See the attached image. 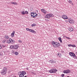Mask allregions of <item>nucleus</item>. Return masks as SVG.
Masks as SVG:
<instances>
[{
	"label": "nucleus",
	"mask_w": 77,
	"mask_h": 77,
	"mask_svg": "<svg viewBox=\"0 0 77 77\" xmlns=\"http://www.w3.org/2000/svg\"><path fill=\"white\" fill-rule=\"evenodd\" d=\"M69 3H72V1H69Z\"/></svg>",
	"instance_id": "nucleus-31"
},
{
	"label": "nucleus",
	"mask_w": 77,
	"mask_h": 77,
	"mask_svg": "<svg viewBox=\"0 0 77 77\" xmlns=\"http://www.w3.org/2000/svg\"><path fill=\"white\" fill-rule=\"evenodd\" d=\"M29 14V13L28 12V11H26L25 12V14Z\"/></svg>",
	"instance_id": "nucleus-27"
},
{
	"label": "nucleus",
	"mask_w": 77,
	"mask_h": 77,
	"mask_svg": "<svg viewBox=\"0 0 77 77\" xmlns=\"http://www.w3.org/2000/svg\"><path fill=\"white\" fill-rule=\"evenodd\" d=\"M62 17L63 19H64L65 20H66L68 19V17H67L66 15H63L62 16Z\"/></svg>",
	"instance_id": "nucleus-7"
},
{
	"label": "nucleus",
	"mask_w": 77,
	"mask_h": 77,
	"mask_svg": "<svg viewBox=\"0 0 77 77\" xmlns=\"http://www.w3.org/2000/svg\"><path fill=\"white\" fill-rule=\"evenodd\" d=\"M2 46L0 44V49H2Z\"/></svg>",
	"instance_id": "nucleus-34"
},
{
	"label": "nucleus",
	"mask_w": 77,
	"mask_h": 77,
	"mask_svg": "<svg viewBox=\"0 0 77 77\" xmlns=\"http://www.w3.org/2000/svg\"><path fill=\"white\" fill-rule=\"evenodd\" d=\"M65 21H66V23H68V21L67 20H65Z\"/></svg>",
	"instance_id": "nucleus-39"
},
{
	"label": "nucleus",
	"mask_w": 77,
	"mask_h": 77,
	"mask_svg": "<svg viewBox=\"0 0 77 77\" xmlns=\"http://www.w3.org/2000/svg\"><path fill=\"white\" fill-rule=\"evenodd\" d=\"M64 75H65V74H62L61 75V76L62 77H64Z\"/></svg>",
	"instance_id": "nucleus-33"
},
{
	"label": "nucleus",
	"mask_w": 77,
	"mask_h": 77,
	"mask_svg": "<svg viewBox=\"0 0 77 77\" xmlns=\"http://www.w3.org/2000/svg\"><path fill=\"white\" fill-rule=\"evenodd\" d=\"M19 42L20 43H21L22 42V41L21 40H19Z\"/></svg>",
	"instance_id": "nucleus-35"
},
{
	"label": "nucleus",
	"mask_w": 77,
	"mask_h": 77,
	"mask_svg": "<svg viewBox=\"0 0 77 77\" xmlns=\"http://www.w3.org/2000/svg\"><path fill=\"white\" fill-rule=\"evenodd\" d=\"M51 44L54 48H57L60 46V43L57 42L53 41L51 42Z\"/></svg>",
	"instance_id": "nucleus-1"
},
{
	"label": "nucleus",
	"mask_w": 77,
	"mask_h": 77,
	"mask_svg": "<svg viewBox=\"0 0 77 77\" xmlns=\"http://www.w3.org/2000/svg\"><path fill=\"white\" fill-rule=\"evenodd\" d=\"M21 14L22 15H25V12L24 11H23L22 12H21Z\"/></svg>",
	"instance_id": "nucleus-22"
},
{
	"label": "nucleus",
	"mask_w": 77,
	"mask_h": 77,
	"mask_svg": "<svg viewBox=\"0 0 77 77\" xmlns=\"http://www.w3.org/2000/svg\"><path fill=\"white\" fill-rule=\"evenodd\" d=\"M0 55H1V54H0Z\"/></svg>",
	"instance_id": "nucleus-45"
},
{
	"label": "nucleus",
	"mask_w": 77,
	"mask_h": 77,
	"mask_svg": "<svg viewBox=\"0 0 77 77\" xmlns=\"http://www.w3.org/2000/svg\"><path fill=\"white\" fill-rule=\"evenodd\" d=\"M2 46L3 47V48H5V47H6V45H2Z\"/></svg>",
	"instance_id": "nucleus-37"
},
{
	"label": "nucleus",
	"mask_w": 77,
	"mask_h": 77,
	"mask_svg": "<svg viewBox=\"0 0 77 77\" xmlns=\"http://www.w3.org/2000/svg\"><path fill=\"white\" fill-rule=\"evenodd\" d=\"M49 62H50L51 63H56V61L54 60H50Z\"/></svg>",
	"instance_id": "nucleus-11"
},
{
	"label": "nucleus",
	"mask_w": 77,
	"mask_h": 77,
	"mask_svg": "<svg viewBox=\"0 0 77 77\" xmlns=\"http://www.w3.org/2000/svg\"><path fill=\"white\" fill-rule=\"evenodd\" d=\"M50 16V18L51 17H54V15L52 14H49Z\"/></svg>",
	"instance_id": "nucleus-21"
},
{
	"label": "nucleus",
	"mask_w": 77,
	"mask_h": 77,
	"mask_svg": "<svg viewBox=\"0 0 77 77\" xmlns=\"http://www.w3.org/2000/svg\"><path fill=\"white\" fill-rule=\"evenodd\" d=\"M18 45H14V49L17 50V49H18Z\"/></svg>",
	"instance_id": "nucleus-10"
},
{
	"label": "nucleus",
	"mask_w": 77,
	"mask_h": 77,
	"mask_svg": "<svg viewBox=\"0 0 77 77\" xmlns=\"http://www.w3.org/2000/svg\"><path fill=\"white\" fill-rule=\"evenodd\" d=\"M15 32L13 31V33L11 34V37H14V35L15 34Z\"/></svg>",
	"instance_id": "nucleus-14"
},
{
	"label": "nucleus",
	"mask_w": 77,
	"mask_h": 77,
	"mask_svg": "<svg viewBox=\"0 0 77 77\" xmlns=\"http://www.w3.org/2000/svg\"><path fill=\"white\" fill-rule=\"evenodd\" d=\"M5 39H8L9 38V36H8L5 35Z\"/></svg>",
	"instance_id": "nucleus-18"
},
{
	"label": "nucleus",
	"mask_w": 77,
	"mask_h": 77,
	"mask_svg": "<svg viewBox=\"0 0 77 77\" xmlns=\"http://www.w3.org/2000/svg\"><path fill=\"white\" fill-rule=\"evenodd\" d=\"M73 57V58L74 59H77V56H75V54H74V56Z\"/></svg>",
	"instance_id": "nucleus-23"
},
{
	"label": "nucleus",
	"mask_w": 77,
	"mask_h": 77,
	"mask_svg": "<svg viewBox=\"0 0 77 77\" xmlns=\"http://www.w3.org/2000/svg\"><path fill=\"white\" fill-rule=\"evenodd\" d=\"M75 54L72 52H70L69 55L71 56H74Z\"/></svg>",
	"instance_id": "nucleus-15"
},
{
	"label": "nucleus",
	"mask_w": 77,
	"mask_h": 77,
	"mask_svg": "<svg viewBox=\"0 0 77 77\" xmlns=\"http://www.w3.org/2000/svg\"><path fill=\"white\" fill-rule=\"evenodd\" d=\"M67 39H70V38L68 37H65Z\"/></svg>",
	"instance_id": "nucleus-32"
},
{
	"label": "nucleus",
	"mask_w": 77,
	"mask_h": 77,
	"mask_svg": "<svg viewBox=\"0 0 77 77\" xmlns=\"http://www.w3.org/2000/svg\"><path fill=\"white\" fill-rule=\"evenodd\" d=\"M15 54L16 55H18V53L17 52H15Z\"/></svg>",
	"instance_id": "nucleus-28"
},
{
	"label": "nucleus",
	"mask_w": 77,
	"mask_h": 77,
	"mask_svg": "<svg viewBox=\"0 0 77 77\" xmlns=\"http://www.w3.org/2000/svg\"><path fill=\"white\" fill-rule=\"evenodd\" d=\"M57 71V70L56 69H52L49 71V72L50 73H55Z\"/></svg>",
	"instance_id": "nucleus-3"
},
{
	"label": "nucleus",
	"mask_w": 77,
	"mask_h": 77,
	"mask_svg": "<svg viewBox=\"0 0 77 77\" xmlns=\"http://www.w3.org/2000/svg\"><path fill=\"white\" fill-rule=\"evenodd\" d=\"M30 32H32V33H34V34L36 33V31L34 30H32L31 29L30 30Z\"/></svg>",
	"instance_id": "nucleus-16"
},
{
	"label": "nucleus",
	"mask_w": 77,
	"mask_h": 77,
	"mask_svg": "<svg viewBox=\"0 0 77 77\" xmlns=\"http://www.w3.org/2000/svg\"><path fill=\"white\" fill-rule=\"evenodd\" d=\"M72 46V45H68V46L69 47H71Z\"/></svg>",
	"instance_id": "nucleus-38"
},
{
	"label": "nucleus",
	"mask_w": 77,
	"mask_h": 77,
	"mask_svg": "<svg viewBox=\"0 0 77 77\" xmlns=\"http://www.w3.org/2000/svg\"><path fill=\"white\" fill-rule=\"evenodd\" d=\"M31 29H29V28H26V30H27V31H29V32H30V30H31Z\"/></svg>",
	"instance_id": "nucleus-24"
},
{
	"label": "nucleus",
	"mask_w": 77,
	"mask_h": 77,
	"mask_svg": "<svg viewBox=\"0 0 77 77\" xmlns=\"http://www.w3.org/2000/svg\"><path fill=\"white\" fill-rule=\"evenodd\" d=\"M36 26V24H33L31 25V26L32 27H34V26Z\"/></svg>",
	"instance_id": "nucleus-26"
},
{
	"label": "nucleus",
	"mask_w": 77,
	"mask_h": 77,
	"mask_svg": "<svg viewBox=\"0 0 77 77\" xmlns=\"http://www.w3.org/2000/svg\"><path fill=\"white\" fill-rule=\"evenodd\" d=\"M70 72V70L69 69L64 70L63 71V73H64V74H68V73H69Z\"/></svg>",
	"instance_id": "nucleus-5"
},
{
	"label": "nucleus",
	"mask_w": 77,
	"mask_h": 77,
	"mask_svg": "<svg viewBox=\"0 0 77 77\" xmlns=\"http://www.w3.org/2000/svg\"><path fill=\"white\" fill-rule=\"evenodd\" d=\"M68 30L69 32H72V31L73 30V28L71 27H69V28Z\"/></svg>",
	"instance_id": "nucleus-13"
},
{
	"label": "nucleus",
	"mask_w": 77,
	"mask_h": 77,
	"mask_svg": "<svg viewBox=\"0 0 77 77\" xmlns=\"http://www.w3.org/2000/svg\"><path fill=\"white\" fill-rule=\"evenodd\" d=\"M24 77H27L26 76H25Z\"/></svg>",
	"instance_id": "nucleus-43"
},
{
	"label": "nucleus",
	"mask_w": 77,
	"mask_h": 77,
	"mask_svg": "<svg viewBox=\"0 0 77 77\" xmlns=\"http://www.w3.org/2000/svg\"><path fill=\"white\" fill-rule=\"evenodd\" d=\"M69 22L70 24H73L74 23V21L71 19H69Z\"/></svg>",
	"instance_id": "nucleus-8"
},
{
	"label": "nucleus",
	"mask_w": 77,
	"mask_h": 77,
	"mask_svg": "<svg viewBox=\"0 0 77 77\" xmlns=\"http://www.w3.org/2000/svg\"><path fill=\"white\" fill-rule=\"evenodd\" d=\"M7 72V68L4 67L3 68L2 71L1 72L2 75H5L6 74Z\"/></svg>",
	"instance_id": "nucleus-2"
},
{
	"label": "nucleus",
	"mask_w": 77,
	"mask_h": 77,
	"mask_svg": "<svg viewBox=\"0 0 77 77\" xmlns=\"http://www.w3.org/2000/svg\"><path fill=\"white\" fill-rule=\"evenodd\" d=\"M71 47H75L76 46L74 45H72Z\"/></svg>",
	"instance_id": "nucleus-29"
},
{
	"label": "nucleus",
	"mask_w": 77,
	"mask_h": 77,
	"mask_svg": "<svg viewBox=\"0 0 77 77\" xmlns=\"http://www.w3.org/2000/svg\"><path fill=\"white\" fill-rule=\"evenodd\" d=\"M7 43H8V44H9V43H11V42L9 40H8V41H7Z\"/></svg>",
	"instance_id": "nucleus-30"
},
{
	"label": "nucleus",
	"mask_w": 77,
	"mask_h": 77,
	"mask_svg": "<svg viewBox=\"0 0 77 77\" xmlns=\"http://www.w3.org/2000/svg\"><path fill=\"white\" fill-rule=\"evenodd\" d=\"M57 56L59 57H61V54L60 53H58V54H57Z\"/></svg>",
	"instance_id": "nucleus-17"
},
{
	"label": "nucleus",
	"mask_w": 77,
	"mask_h": 77,
	"mask_svg": "<svg viewBox=\"0 0 77 77\" xmlns=\"http://www.w3.org/2000/svg\"><path fill=\"white\" fill-rule=\"evenodd\" d=\"M45 18H47V19H50V14H48L45 15Z\"/></svg>",
	"instance_id": "nucleus-6"
},
{
	"label": "nucleus",
	"mask_w": 77,
	"mask_h": 77,
	"mask_svg": "<svg viewBox=\"0 0 77 77\" xmlns=\"http://www.w3.org/2000/svg\"><path fill=\"white\" fill-rule=\"evenodd\" d=\"M14 46L11 45L10 46V48L11 49H14Z\"/></svg>",
	"instance_id": "nucleus-25"
},
{
	"label": "nucleus",
	"mask_w": 77,
	"mask_h": 77,
	"mask_svg": "<svg viewBox=\"0 0 77 77\" xmlns=\"http://www.w3.org/2000/svg\"><path fill=\"white\" fill-rule=\"evenodd\" d=\"M58 39L60 42H61V43H62V38H58Z\"/></svg>",
	"instance_id": "nucleus-19"
},
{
	"label": "nucleus",
	"mask_w": 77,
	"mask_h": 77,
	"mask_svg": "<svg viewBox=\"0 0 77 77\" xmlns=\"http://www.w3.org/2000/svg\"><path fill=\"white\" fill-rule=\"evenodd\" d=\"M31 17H33V15H31Z\"/></svg>",
	"instance_id": "nucleus-41"
},
{
	"label": "nucleus",
	"mask_w": 77,
	"mask_h": 77,
	"mask_svg": "<svg viewBox=\"0 0 77 77\" xmlns=\"http://www.w3.org/2000/svg\"><path fill=\"white\" fill-rule=\"evenodd\" d=\"M31 15H32V14H34V13H33V12L31 13Z\"/></svg>",
	"instance_id": "nucleus-40"
},
{
	"label": "nucleus",
	"mask_w": 77,
	"mask_h": 77,
	"mask_svg": "<svg viewBox=\"0 0 77 77\" xmlns=\"http://www.w3.org/2000/svg\"><path fill=\"white\" fill-rule=\"evenodd\" d=\"M9 41L11 42V41H12V40L11 39V38H10L9 39Z\"/></svg>",
	"instance_id": "nucleus-36"
},
{
	"label": "nucleus",
	"mask_w": 77,
	"mask_h": 77,
	"mask_svg": "<svg viewBox=\"0 0 77 77\" xmlns=\"http://www.w3.org/2000/svg\"><path fill=\"white\" fill-rule=\"evenodd\" d=\"M11 4H12L13 5H17V3L14 2H11Z\"/></svg>",
	"instance_id": "nucleus-20"
},
{
	"label": "nucleus",
	"mask_w": 77,
	"mask_h": 77,
	"mask_svg": "<svg viewBox=\"0 0 77 77\" xmlns=\"http://www.w3.org/2000/svg\"><path fill=\"white\" fill-rule=\"evenodd\" d=\"M76 54L77 55V52H76Z\"/></svg>",
	"instance_id": "nucleus-42"
},
{
	"label": "nucleus",
	"mask_w": 77,
	"mask_h": 77,
	"mask_svg": "<svg viewBox=\"0 0 77 77\" xmlns=\"http://www.w3.org/2000/svg\"><path fill=\"white\" fill-rule=\"evenodd\" d=\"M26 74V72L23 71L20 72V73L19 75V77H24V75Z\"/></svg>",
	"instance_id": "nucleus-4"
},
{
	"label": "nucleus",
	"mask_w": 77,
	"mask_h": 77,
	"mask_svg": "<svg viewBox=\"0 0 77 77\" xmlns=\"http://www.w3.org/2000/svg\"><path fill=\"white\" fill-rule=\"evenodd\" d=\"M67 77H69V76H67Z\"/></svg>",
	"instance_id": "nucleus-44"
},
{
	"label": "nucleus",
	"mask_w": 77,
	"mask_h": 77,
	"mask_svg": "<svg viewBox=\"0 0 77 77\" xmlns=\"http://www.w3.org/2000/svg\"><path fill=\"white\" fill-rule=\"evenodd\" d=\"M38 16V14H36V13H34L33 14V18H35L36 17Z\"/></svg>",
	"instance_id": "nucleus-12"
},
{
	"label": "nucleus",
	"mask_w": 77,
	"mask_h": 77,
	"mask_svg": "<svg viewBox=\"0 0 77 77\" xmlns=\"http://www.w3.org/2000/svg\"><path fill=\"white\" fill-rule=\"evenodd\" d=\"M41 11L43 13H44L45 14H47V11H46V10H45L44 9H41Z\"/></svg>",
	"instance_id": "nucleus-9"
}]
</instances>
